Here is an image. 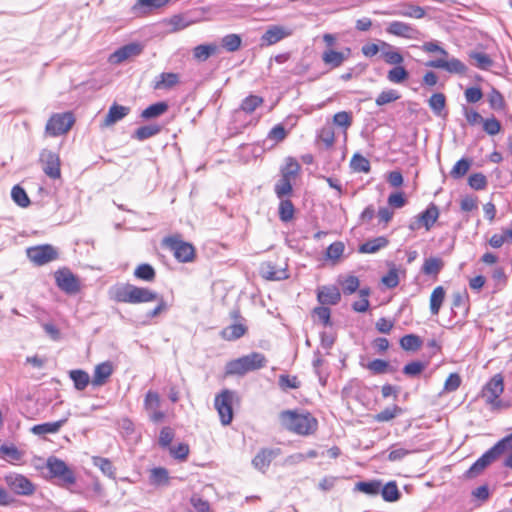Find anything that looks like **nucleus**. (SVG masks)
<instances>
[{
	"label": "nucleus",
	"mask_w": 512,
	"mask_h": 512,
	"mask_svg": "<svg viewBox=\"0 0 512 512\" xmlns=\"http://www.w3.org/2000/svg\"><path fill=\"white\" fill-rule=\"evenodd\" d=\"M110 295L114 301L119 303L139 304L156 301V307L147 313L149 318L158 317L168 309L166 301L158 293L149 288L138 287L130 283L113 286Z\"/></svg>",
	"instance_id": "obj_1"
},
{
	"label": "nucleus",
	"mask_w": 512,
	"mask_h": 512,
	"mask_svg": "<svg viewBox=\"0 0 512 512\" xmlns=\"http://www.w3.org/2000/svg\"><path fill=\"white\" fill-rule=\"evenodd\" d=\"M278 420L283 430L302 437L314 435L319 427L317 418L307 410H283L279 413Z\"/></svg>",
	"instance_id": "obj_2"
},
{
	"label": "nucleus",
	"mask_w": 512,
	"mask_h": 512,
	"mask_svg": "<svg viewBox=\"0 0 512 512\" xmlns=\"http://www.w3.org/2000/svg\"><path fill=\"white\" fill-rule=\"evenodd\" d=\"M266 364L267 359L264 354L252 352L229 361L225 366V376H243L249 372L264 368Z\"/></svg>",
	"instance_id": "obj_3"
},
{
	"label": "nucleus",
	"mask_w": 512,
	"mask_h": 512,
	"mask_svg": "<svg viewBox=\"0 0 512 512\" xmlns=\"http://www.w3.org/2000/svg\"><path fill=\"white\" fill-rule=\"evenodd\" d=\"M236 393L230 389H223L214 398V408L218 413L220 423L228 426L234 418L233 404Z\"/></svg>",
	"instance_id": "obj_4"
},
{
	"label": "nucleus",
	"mask_w": 512,
	"mask_h": 512,
	"mask_svg": "<svg viewBox=\"0 0 512 512\" xmlns=\"http://www.w3.org/2000/svg\"><path fill=\"white\" fill-rule=\"evenodd\" d=\"M162 245L171 250L174 257L181 263L192 262L196 257L195 247L183 241L180 235L165 237Z\"/></svg>",
	"instance_id": "obj_5"
},
{
	"label": "nucleus",
	"mask_w": 512,
	"mask_h": 512,
	"mask_svg": "<svg viewBox=\"0 0 512 512\" xmlns=\"http://www.w3.org/2000/svg\"><path fill=\"white\" fill-rule=\"evenodd\" d=\"M259 274L268 281L285 280L289 278L287 261L279 256L265 260L260 264Z\"/></svg>",
	"instance_id": "obj_6"
},
{
	"label": "nucleus",
	"mask_w": 512,
	"mask_h": 512,
	"mask_svg": "<svg viewBox=\"0 0 512 512\" xmlns=\"http://www.w3.org/2000/svg\"><path fill=\"white\" fill-rule=\"evenodd\" d=\"M512 440V434L497 442L492 448L485 452L469 469L471 476H476L482 472L488 465L502 455L506 450V445Z\"/></svg>",
	"instance_id": "obj_7"
},
{
	"label": "nucleus",
	"mask_w": 512,
	"mask_h": 512,
	"mask_svg": "<svg viewBox=\"0 0 512 512\" xmlns=\"http://www.w3.org/2000/svg\"><path fill=\"white\" fill-rule=\"evenodd\" d=\"M75 118L71 112L53 114L47 121L45 132L56 137L66 134L74 125Z\"/></svg>",
	"instance_id": "obj_8"
},
{
	"label": "nucleus",
	"mask_w": 512,
	"mask_h": 512,
	"mask_svg": "<svg viewBox=\"0 0 512 512\" xmlns=\"http://www.w3.org/2000/svg\"><path fill=\"white\" fill-rule=\"evenodd\" d=\"M504 391V378L501 373L495 374L482 388L481 396L485 402L495 408L500 407V396Z\"/></svg>",
	"instance_id": "obj_9"
},
{
	"label": "nucleus",
	"mask_w": 512,
	"mask_h": 512,
	"mask_svg": "<svg viewBox=\"0 0 512 512\" xmlns=\"http://www.w3.org/2000/svg\"><path fill=\"white\" fill-rule=\"evenodd\" d=\"M46 467L50 473V476L53 478H58L63 485L70 486L75 484L76 477L74 472L63 460L55 456H50L47 459Z\"/></svg>",
	"instance_id": "obj_10"
},
{
	"label": "nucleus",
	"mask_w": 512,
	"mask_h": 512,
	"mask_svg": "<svg viewBox=\"0 0 512 512\" xmlns=\"http://www.w3.org/2000/svg\"><path fill=\"white\" fill-rule=\"evenodd\" d=\"M26 254L28 259L36 266H43L59 258L57 249L50 244L29 247Z\"/></svg>",
	"instance_id": "obj_11"
},
{
	"label": "nucleus",
	"mask_w": 512,
	"mask_h": 512,
	"mask_svg": "<svg viewBox=\"0 0 512 512\" xmlns=\"http://www.w3.org/2000/svg\"><path fill=\"white\" fill-rule=\"evenodd\" d=\"M8 488L20 496H31L36 491L35 484L23 474L9 473L4 476Z\"/></svg>",
	"instance_id": "obj_12"
},
{
	"label": "nucleus",
	"mask_w": 512,
	"mask_h": 512,
	"mask_svg": "<svg viewBox=\"0 0 512 512\" xmlns=\"http://www.w3.org/2000/svg\"><path fill=\"white\" fill-rule=\"evenodd\" d=\"M54 278L57 287L66 294L75 295L81 290L79 278L69 268L58 269L54 273Z\"/></svg>",
	"instance_id": "obj_13"
},
{
	"label": "nucleus",
	"mask_w": 512,
	"mask_h": 512,
	"mask_svg": "<svg viewBox=\"0 0 512 512\" xmlns=\"http://www.w3.org/2000/svg\"><path fill=\"white\" fill-rule=\"evenodd\" d=\"M39 161L44 173L49 178L56 180L61 177V162L57 153L44 149L40 153Z\"/></svg>",
	"instance_id": "obj_14"
},
{
	"label": "nucleus",
	"mask_w": 512,
	"mask_h": 512,
	"mask_svg": "<svg viewBox=\"0 0 512 512\" xmlns=\"http://www.w3.org/2000/svg\"><path fill=\"white\" fill-rule=\"evenodd\" d=\"M440 216V210L435 203H430L427 208L422 211L416 220L409 225L410 230H416L424 227L426 231H430Z\"/></svg>",
	"instance_id": "obj_15"
},
{
	"label": "nucleus",
	"mask_w": 512,
	"mask_h": 512,
	"mask_svg": "<svg viewBox=\"0 0 512 512\" xmlns=\"http://www.w3.org/2000/svg\"><path fill=\"white\" fill-rule=\"evenodd\" d=\"M143 405L152 422L160 423L164 421L166 415L160 410L161 398L158 392L149 390L144 397Z\"/></svg>",
	"instance_id": "obj_16"
},
{
	"label": "nucleus",
	"mask_w": 512,
	"mask_h": 512,
	"mask_svg": "<svg viewBox=\"0 0 512 512\" xmlns=\"http://www.w3.org/2000/svg\"><path fill=\"white\" fill-rule=\"evenodd\" d=\"M144 50V46L141 43L133 42L118 48L113 52L109 58V63L113 65L121 64L126 60H130L139 56Z\"/></svg>",
	"instance_id": "obj_17"
},
{
	"label": "nucleus",
	"mask_w": 512,
	"mask_h": 512,
	"mask_svg": "<svg viewBox=\"0 0 512 512\" xmlns=\"http://www.w3.org/2000/svg\"><path fill=\"white\" fill-rule=\"evenodd\" d=\"M386 32L392 36L405 39H417L420 34L418 29L403 21L390 22L386 27Z\"/></svg>",
	"instance_id": "obj_18"
},
{
	"label": "nucleus",
	"mask_w": 512,
	"mask_h": 512,
	"mask_svg": "<svg viewBox=\"0 0 512 512\" xmlns=\"http://www.w3.org/2000/svg\"><path fill=\"white\" fill-rule=\"evenodd\" d=\"M291 34L292 31L285 26L272 25L261 36V42L262 45L271 46L289 37Z\"/></svg>",
	"instance_id": "obj_19"
},
{
	"label": "nucleus",
	"mask_w": 512,
	"mask_h": 512,
	"mask_svg": "<svg viewBox=\"0 0 512 512\" xmlns=\"http://www.w3.org/2000/svg\"><path fill=\"white\" fill-rule=\"evenodd\" d=\"M280 454L279 448H263L253 458L252 464L255 469L265 473L273 459Z\"/></svg>",
	"instance_id": "obj_20"
},
{
	"label": "nucleus",
	"mask_w": 512,
	"mask_h": 512,
	"mask_svg": "<svg viewBox=\"0 0 512 512\" xmlns=\"http://www.w3.org/2000/svg\"><path fill=\"white\" fill-rule=\"evenodd\" d=\"M427 66L433 67V68L444 69L449 73L460 74V75H464L467 72L466 65L457 58H452L450 60H446V59L432 60L427 63Z\"/></svg>",
	"instance_id": "obj_21"
},
{
	"label": "nucleus",
	"mask_w": 512,
	"mask_h": 512,
	"mask_svg": "<svg viewBox=\"0 0 512 512\" xmlns=\"http://www.w3.org/2000/svg\"><path fill=\"white\" fill-rule=\"evenodd\" d=\"M317 300L321 305H336L341 300V292L335 285H324L317 289Z\"/></svg>",
	"instance_id": "obj_22"
},
{
	"label": "nucleus",
	"mask_w": 512,
	"mask_h": 512,
	"mask_svg": "<svg viewBox=\"0 0 512 512\" xmlns=\"http://www.w3.org/2000/svg\"><path fill=\"white\" fill-rule=\"evenodd\" d=\"M114 372V367L112 362L105 361L99 363L94 368L93 377L91 383L95 387L103 386L106 384Z\"/></svg>",
	"instance_id": "obj_23"
},
{
	"label": "nucleus",
	"mask_w": 512,
	"mask_h": 512,
	"mask_svg": "<svg viewBox=\"0 0 512 512\" xmlns=\"http://www.w3.org/2000/svg\"><path fill=\"white\" fill-rule=\"evenodd\" d=\"M451 308L456 314L455 309H459L463 318H466L470 312V297L466 289L456 291L452 294Z\"/></svg>",
	"instance_id": "obj_24"
},
{
	"label": "nucleus",
	"mask_w": 512,
	"mask_h": 512,
	"mask_svg": "<svg viewBox=\"0 0 512 512\" xmlns=\"http://www.w3.org/2000/svg\"><path fill=\"white\" fill-rule=\"evenodd\" d=\"M316 142L321 143L323 148L330 150L336 142L335 129L330 122L324 124L316 134Z\"/></svg>",
	"instance_id": "obj_25"
},
{
	"label": "nucleus",
	"mask_w": 512,
	"mask_h": 512,
	"mask_svg": "<svg viewBox=\"0 0 512 512\" xmlns=\"http://www.w3.org/2000/svg\"><path fill=\"white\" fill-rule=\"evenodd\" d=\"M179 83L180 76L178 73L163 72L155 78L152 87L154 90H169L177 86Z\"/></svg>",
	"instance_id": "obj_26"
},
{
	"label": "nucleus",
	"mask_w": 512,
	"mask_h": 512,
	"mask_svg": "<svg viewBox=\"0 0 512 512\" xmlns=\"http://www.w3.org/2000/svg\"><path fill=\"white\" fill-rule=\"evenodd\" d=\"M0 455L7 462L14 465L24 464L25 452L18 449L14 444H3L0 446Z\"/></svg>",
	"instance_id": "obj_27"
},
{
	"label": "nucleus",
	"mask_w": 512,
	"mask_h": 512,
	"mask_svg": "<svg viewBox=\"0 0 512 512\" xmlns=\"http://www.w3.org/2000/svg\"><path fill=\"white\" fill-rule=\"evenodd\" d=\"M130 112V108L127 106L119 105L114 103L110 106L107 115L103 120V126L109 127L115 124L116 122L125 118Z\"/></svg>",
	"instance_id": "obj_28"
},
{
	"label": "nucleus",
	"mask_w": 512,
	"mask_h": 512,
	"mask_svg": "<svg viewBox=\"0 0 512 512\" xmlns=\"http://www.w3.org/2000/svg\"><path fill=\"white\" fill-rule=\"evenodd\" d=\"M68 418L63 417L55 422H47L42 424L34 425L31 428V432L34 435L43 436L46 434H55L60 431V429L67 423Z\"/></svg>",
	"instance_id": "obj_29"
},
{
	"label": "nucleus",
	"mask_w": 512,
	"mask_h": 512,
	"mask_svg": "<svg viewBox=\"0 0 512 512\" xmlns=\"http://www.w3.org/2000/svg\"><path fill=\"white\" fill-rule=\"evenodd\" d=\"M446 298V290L443 286H436L429 298V309L433 316H437Z\"/></svg>",
	"instance_id": "obj_30"
},
{
	"label": "nucleus",
	"mask_w": 512,
	"mask_h": 512,
	"mask_svg": "<svg viewBox=\"0 0 512 512\" xmlns=\"http://www.w3.org/2000/svg\"><path fill=\"white\" fill-rule=\"evenodd\" d=\"M333 127L337 126L341 129L344 138H347L348 129L352 126L353 123V115L350 111H339L333 115L332 122H330Z\"/></svg>",
	"instance_id": "obj_31"
},
{
	"label": "nucleus",
	"mask_w": 512,
	"mask_h": 512,
	"mask_svg": "<svg viewBox=\"0 0 512 512\" xmlns=\"http://www.w3.org/2000/svg\"><path fill=\"white\" fill-rule=\"evenodd\" d=\"M388 244L389 240L387 237L379 236L361 244L358 248V252L362 254H373L387 247Z\"/></svg>",
	"instance_id": "obj_32"
},
{
	"label": "nucleus",
	"mask_w": 512,
	"mask_h": 512,
	"mask_svg": "<svg viewBox=\"0 0 512 512\" xmlns=\"http://www.w3.org/2000/svg\"><path fill=\"white\" fill-rule=\"evenodd\" d=\"M346 59L347 56L343 52L336 51L331 48H328L322 54V61L331 69L340 67Z\"/></svg>",
	"instance_id": "obj_33"
},
{
	"label": "nucleus",
	"mask_w": 512,
	"mask_h": 512,
	"mask_svg": "<svg viewBox=\"0 0 512 512\" xmlns=\"http://www.w3.org/2000/svg\"><path fill=\"white\" fill-rule=\"evenodd\" d=\"M345 251V244L342 241H335L331 243L325 252V259L330 262L331 265H337Z\"/></svg>",
	"instance_id": "obj_34"
},
{
	"label": "nucleus",
	"mask_w": 512,
	"mask_h": 512,
	"mask_svg": "<svg viewBox=\"0 0 512 512\" xmlns=\"http://www.w3.org/2000/svg\"><path fill=\"white\" fill-rule=\"evenodd\" d=\"M443 267L444 261L440 257H429L424 260L422 273L428 276H433L436 280Z\"/></svg>",
	"instance_id": "obj_35"
},
{
	"label": "nucleus",
	"mask_w": 512,
	"mask_h": 512,
	"mask_svg": "<svg viewBox=\"0 0 512 512\" xmlns=\"http://www.w3.org/2000/svg\"><path fill=\"white\" fill-rule=\"evenodd\" d=\"M246 325L242 323H234L227 327H225L220 335L222 339L226 341H235L241 337H243L247 333Z\"/></svg>",
	"instance_id": "obj_36"
},
{
	"label": "nucleus",
	"mask_w": 512,
	"mask_h": 512,
	"mask_svg": "<svg viewBox=\"0 0 512 512\" xmlns=\"http://www.w3.org/2000/svg\"><path fill=\"white\" fill-rule=\"evenodd\" d=\"M168 109H169V105L166 102L161 101V102H157V103L149 105L147 108H145L141 112L140 116L144 120H150V119L157 118V117L163 115L164 113H166L168 111Z\"/></svg>",
	"instance_id": "obj_37"
},
{
	"label": "nucleus",
	"mask_w": 512,
	"mask_h": 512,
	"mask_svg": "<svg viewBox=\"0 0 512 512\" xmlns=\"http://www.w3.org/2000/svg\"><path fill=\"white\" fill-rule=\"evenodd\" d=\"M381 47L383 49L387 48V50L382 52V57L387 64L393 65V67L403 64V55L399 51L393 50L390 44L383 41L381 42Z\"/></svg>",
	"instance_id": "obj_38"
},
{
	"label": "nucleus",
	"mask_w": 512,
	"mask_h": 512,
	"mask_svg": "<svg viewBox=\"0 0 512 512\" xmlns=\"http://www.w3.org/2000/svg\"><path fill=\"white\" fill-rule=\"evenodd\" d=\"M468 56L473 61L472 64L481 70H488L494 64L493 59L484 52L471 51Z\"/></svg>",
	"instance_id": "obj_39"
},
{
	"label": "nucleus",
	"mask_w": 512,
	"mask_h": 512,
	"mask_svg": "<svg viewBox=\"0 0 512 512\" xmlns=\"http://www.w3.org/2000/svg\"><path fill=\"white\" fill-rule=\"evenodd\" d=\"M301 166L299 162L293 157L285 159V165L281 168V177L293 180L300 173Z\"/></svg>",
	"instance_id": "obj_40"
},
{
	"label": "nucleus",
	"mask_w": 512,
	"mask_h": 512,
	"mask_svg": "<svg viewBox=\"0 0 512 512\" xmlns=\"http://www.w3.org/2000/svg\"><path fill=\"white\" fill-rule=\"evenodd\" d=\"M169 472L164 467H155L150 470L149 481L154 486H165L169 484Z\"/></svg>",
	"instance_id": "obj_41"
},
{
	"label": "nucleus",
	"mask_w": 512,
	"mask_h": 512,
	"mask_svg": "<svg viewBox=\"0 0 512 512\" xmlns=\"http://www.w3.org/2000/svg\"><path fill=\"white\" fill-rule=\"evenodd\" d=\"M69 377L73 381L74 387L79 391L84 390L90 383L89 374L82 369L71 370Z\"/></svg>",
	"instance_id": "obj_42"
},
{
	"label": "nucleus",
	"mask_w": 512,
	"mask_h": 512,
	"mask_svg": "<svg viewBox=\"0 0 512 512\" xmlns=\"http://www.w3.org/2000/svg\"><path fill=\"white\" fill-rule=\"evenodd\" d=\"M263 103V97L251 94L242 100L239 109L246 114H252L257 108L261 107Z\"/></svg>",
	"instance_id": "obj_43"
},
{
	"label": "nucleus",
	"mask_w": 512,
	"mask_h": 512,
	"mask_svg": "<svg viewBox=\"0 0 512 512\" xmlns=\"http://www.w3.org/2000/svg\"><path fill=\"white\" fill-rule=\"evenodd\" d=\"M408 78L409 72L402 64L394 66L387 72L388 81L394 84H402L407 81Z\"/></svg>",
	"instance_id": "obj_44"
},
{
	"label": "nucleus",
	"mask_w": 512,
	"mask_h": 512,
	"mask_svg": "<svg viewBox=\"0 0 512 512\" xmlns=\"http://www.w3.org/2000/svg\"><path fill=\"white\" fill-rule=\"evenodd\" d=\"M92 463L98 467L101 472L109 478H116V470L112 462L108 458L93 456Z\"/></svg>",
	"instance_id": "obj_45"
},
{
	"label": "nucleus",
	"mask_w": 512,
	"mask_h": 512,
	"mask_svg": "<svg viewBox=\"0 0 512 512\" xmlns=\"http://www.w3.org/2000/svg\"><path fill=\"white\" fill-rule=\"evenodd\" d=\"M382 482L380 480L361 481L356 483L355 489L367 495L375 496L380 493Z\"/></svg>",
	"instance_id": "obj_46"
},
{
	"label": "nucleus",
	"mask_w": 512,
	"mask_h": 512,
	"mask_svg": "<svg viewBox=\"0 0 512 512\" xmlns=\"http://www.w3.org/2000/svg\"><path fill=\"white\" fill-rule=\"evenodd\" d=\"M403 413V409L398 405H392L391 407H387L383 409L381 412L377 413L373 416V419L376 422L383 423L389 422L396 418L397 416Z\"/></svg>",
	"instance_id": "obj_47"
},
{
	"label": "nucleus",
	"mask_w": 512,
	"mask_h": 512,
	"mask_svg": "<svg viewBox=\"0 0 512 512\" xmlns=\"http://www.w3.org/2000/svg\"><path fill=\"white\" fill-rule=\"evenodd\" d=\"M134 276L142 281L153 282L156 278V271L150 264L142 263L135 268Z\"/></svg>",
	"instance_id": "obj_48"
},
{
	"label": "nucleus",
	"mask_w": 512,
	"mask_h": 512,
	"mask_svg": "<svg viewBox=\"0 0 512 512\" xmlns=\"http://www.w3.org/2000/svg\"><path fill=\"white\" fill-rule=\"evenodd\" d=\"M161 132V127L157 124L145 125L134 131V138L143 141L149 139Z\"/></svg>",
	"instance_id": "obj_49"
},
{
	"label": "nucleus",
	"mask_w": 512,
	"mask_h": 512,
	"mask_svg": "<svg viewBox=\"0 0 512 512\" xmlns=\"http://www.w3.org/2000/svg\"><path fill=\"white\" fill-rule=\"evenodd\" d=\"M218 51V47L215 44H202L198 45L193 49V56L198 61H206L210 56L214 55Z\"/></svg>",
	"instance_id": "obj_50"
},
{
	"label": "nucleus",
	"mask_w": 512,
	"mask_h": 512,
	"mask_svg": "<svg viewBox=\"0 0 512 512\" xmlns=\"http://www.w3.org/2000/svg\"><path fill=\"white\" fill-rule=\"evenodd\" d=\"M381 495L387 502H396L399 500L401 494L395 481H390L381 487Z\"/></svg>",
	"instance_id": "obj_51"
},
{
	"label": "nucleus",
	"mask_w": 512,
	"mask_h": 512,
	"mask_svg": "<svg viewBox=\"0 0 512 512\" xmlns=\"http://www.w3.org/2000/svg\"><path fill=\"white\" fill-rule=\"evenodd\" d=\"M338 283L341 286L342 291L345 295H351L355 293L360 286V281L358 277L354 275H348L344 278H339Z\"/></svg>",
	"instance_id": "obj_52"
},
{
	"label": "nucleus",
	"mask_w": 512,
	"mask_h": 512,
	"mask_svg": "<svg viewBox=\"0 0 512 512\" xmlns=\"http://www.w3.org/2000/svg\"><path fill=\"white\" fill-rule=\"evenodd\" d=\"M472 165V160L469 158H461L458 160L450 171V175L454 179L464 177Z\"/></svg>",
	"instance_id": "obj_53"
},
{
	"label": "nucleus",
	"mask_w": 512,
	"mask_h": 512,
	"mask_svg": "<svg viewBox=\"0 0 512 512\" xmlns=\"http://www.w3.org/2000/svg\"><path fill=\"white\" fill-rule=\"evenodd\" d=\"M350 167L358 173H368L371 169L369 160L361 154H354L350 160Z\"/></svg>",
	"instance_id": "obj_54"
},
{
	"label": "nucleus",
	"mask_w": 512,
	"mask_h": 512,
	"mask_svg": "<svg viewBox=\"0 0 512 512\" xmlns=\"http://www.w3.org/2000/svg\"><path fill=\"white\" fill-rule=\"evenodd\" d=\"M279 218L283 222H289L294 218L295 208L291 200L281 199L279 203Z\"/></svg>",
	"instance_id": "obj_55"
},
{
	"label": "nucleus",
	"mask_w": 512,
	"mask_h": 512,
	"mask_svg": "<svg viewBox=\"0 0 512 512\" xmlns=\"http://www.w3.org/2000/svg\"><path fill=\"white\" fill-rule=\"evenodd\" d=\"M278 385L282 391L287 392L289 389H298L301 386V381L296 375L281 374L278 378Z\"/></svg>",
	"instance_id": "obj_56"
},
{
	"label": "nucleus",
	"mask_w": 512,
	"mask_h": 512,
	"mask_svg": "<svg viewBox=\"0 0 512 512\" xmlns=\"http://www.w3.org/2000/svg\"><path fill=\"white\" fill-rule=\"evenodd\" d=\"M400 346L406 351H417L422 346V339L415 334H407L400 339Z\"/></svg>",
	"instance_id": "obj_57"
},
{
	"label": "nucleus",
	"mask_w": 512,
	"mask_h": 512,
	"mask_svg": "<svg viewBox=\"0 0 512 512\" xmlns=\"http://www.w3.org/2000/svg\"><path fill=\"white\" fill-rule=\"evenodd\" d=\"M393 14L408 18L421 19L425 17L426 11L421 6L414 4H406L404 10L394 12Z\"/></svg>",
	"instance_id": "obj_58"
},
{
	"label": "nucleus",
	"mask_w": 512,
	"mask_h": 512,
	"mask_svg": "<svg viewBox=\"0 0 512 512\" xmlns=\"http://www.w3.org/2000/svg\"><path fill=\"white\" fill-rule=\"evenodd\" d=\"M366 367L374 375L385 374L394 371L389 362L383 359H374L370 361Z\"/></svg>",
	"instance_id": "obj_59"
},
{
	"label": "nucleus",
	"mask_w": 512,
	"mask_h": 512,
	"mask_svg": "<svg viewBox=\"0 0 512 512\" xmlns=\"http://www.w3.org/2000/svg\"><path fill=\"white\" fill-rule=\"evenodd\" d=\"M488 102L490 107L493 110L502 111L506 108V102L501 94L496 88H492L488 94Z\"/></svg>",
	"instance_id": "obj_60"
},
{
	"label": "nucleus",
	"mask_w": 512,
	"mask_h": 512,
	"mask_svg": "<svg viewBox=\"0 0 512 512\" xmlns=\"http://www.w3.org/2000/svg\"><path fill=\"white\" fill-rule=\"evenodd\" d=\"M428 104L436 115H441L446 107V97L443 93H434L429 98Z\"/></svg>",
	"instance_id": "obj_61"
},
{
	"label": "nucleus",
	"mask_w": 512,
	"mask_h": 512,
	"mask_svg": "<svg viewBox=\"0 0 512 512\" xmlns=\"http://www.w3.org/2000/svg\"><path fill=\"white\" fill-rule=\"evenodd\" d=\"M274 191L279 199L290 196L293 192L292 181L281 177L280 180L275 184Z\"/></svg>",
	"instance_id": "obj_62"
},
{
	"label": "nucleus",
	"mask_w": 512,
	"mask_h": 512,
	"mask_svg": "<svg viewBox=\"0 0 512 512\" xmlns=\"http://www.w3.org/2000/svg\"><path fill=\"white\" fill-rule=\"evenodd\" d=\"M401 95L394 89L382 91L377 98L375 103L377 106H384L400 99Z\"/></svg>",
	"instance_id": "obj_63"
},
{
	"label": "nucleus",
	"mask_w": 512,
	"mask_h": 512,
	"mask_svg": "<svg viewBox=\"0 0 512 512\" xmlns=\"http://www.w3.org/2000/svg\"><path fill=\"white\" fill-rule=\"evenodd\" d=\"M242 44V39L238 34H228L222 38V46L229 52L237 51Z\"/></svg>",
	"instance_id": "obj_64"
}]
</instances>
